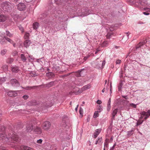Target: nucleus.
I'll list each match as a JSON object with an SVG mask.
<instances>
[{"instance_id": "28", "label": "nucleus", "mask_w": 150, "mask_h": 150, "mask_svg": "<svg viewBox=\"0 0 150 150\" xmlns=\"http://www.w3.org/2000/svg\"><path fill=\"white\" fill-rule=\"evenodd\" d=\"M54 81H51L47 83L46 85V86L47 87H51L54 85Z\"/></svg>"}, {"instance_id": "25", "label": "nucleus", "mask_w": 150, "mask_h": 150, "mask_svg": "<svg viewBox=\"0 0 150 150\" xmlns=\"http://www.w3.org/2000/svg\"><path fill=\"white\" fill-rule=\"evenodd\" d=\"M111 98H110L108 100L107 103V110L109 111L110 110L111 108L110 105Z\"/></svg>"}, {"instance_id": "64", "label": "nucleus", "mask_w": 150, "mask_h": 150, "mask_svg": "<svg viewBox=\"0 0 150 150\" xmlns=\"http://www.w3.org/2000/svg\"><path fill=\"white\" fill-rule=\"evenodd\" d=\"M114 146H112V147H111L110 150H113L114 149Z\"/></svg>"}, {"instance_id": "35", "label": "nucleus", "mask_w": 150, "mask_h": 150, "mask_svg": "<svg viewBox=\"0 0 150 150\" xmlns=\"http://www.w3.org/2000/svg\"><path fill=\"white\" fill-rule=\"evenodd\" d=\"M108 139H106L105 140V142L104 143V147L108 148Z\"/></svg>"}, {"instance_id": "44", "label": "nucleus", "mask_w": 150, "mask_h": 150, "mask_svg": "<svg viewBox=\"0 0 150 150\" xmlns=\"http://www.w3.org/2000/svg\"><path fill=\"white\" fill-rule=\"evenodd\" d=\"M30 74L32 77H35L37 76L35 73H33L32 72H31L30 73Z\"/></svg>"}, {"instance_id": "39", "label": "nucleus", "mask_w": 150, "mask_h": 150, "mask_svg": "<svg viewBox=\"0 0 150 150\" xmlns=\"http://www.w3.org/2000/svg\"><path fill=\"white\" fill-rule=\"evenodd\" d=\"M7 52V50L6 49H5L1 51V54L2 55H4L6 54Z\"/></svg>"}, {"instance_id": "30", "label": "nucleus", "mask_w": 150, "mask_h": 150, "mask_svg": "<svg viewBox=\"0 0 150 150\" xmlns=\"http://www.w3.org/2000/svg\"><path fill=\"white\" fill-rule=\"evenodd\" d=\"M123 84L122 83V80H120L119 85L118 86V91H120L121 89L122 88Z\"/></svg>"}, {"instance_id": "51", "label": "nucleus", "mask_w": 150, "mask_h": 150, "mask_svg": "<svg viewBox=\"0 0 150 150\" xmlns=\"http://www.w3.org/2000/svg\"><path fill=\"white\" fill-rule=\"evenodd\" d=\"M42 140L41 139H40L37 141V143L38 144H42Z\"/></svg>"}, {"instance_id": "55", "label": "nucleus", "mask_w": 150, "mask_h": 150, "mask_svg": "<svg viewBox=\"0 0 150 150\" xmlns=\"http://www.w3.org/2000/svg\"><path fill=\"white\" fill-rule=\"evenodd\" d=\"M97 103L98 104H100L102 103V102L100 100H98L97 101Z\"/></svg>"}, {"instance_id": "15", "label": "nucleus", "mask_w": 150, "mask_h": 150, "mask_svg": "<svg viewBox=\"0 0 150 150\" xmlns=\"http://www.w3.org/2000/svg\"><path fill=\"white\" fill-rule=\"evenodd\" d=\"M143 43L142 42H140L136 46L135 48L136 50H137L139 48H142L143 49L144 47V46L143 45Z\"/></svg>"}, {"instance_id": "18", "label": "nucleus", "mask_w": 150, "mask_h": 150, "mask_svg": "<svg viewBox=\"0 0 150 150\" xmlns=\"http://www.w3.org/2000/svg\"><path fill=\"white\" fill-rule=\"evenodd\" d=\"M21 58L22 61L23 62H26L27 60L26 57L25 56L24 54H21Z\"/></svg>"}, {"instance_id": "32", "label": "nucleus", "mask_w": 150, "mask_h": 150, "mask_svg": "<svg viewBox=\"0 0 150 150\" xmlns=\"http://www.w3.org/2000/svg\"><path fill=\"white\" fill-rule=\"evenodd\" d=\"M4 36L2 37V38L0 39V43L2 45L5 44L6 43L5 38H4Z\"/></svg>"}, {"instance_id": "8", "label": "nucleus", "mask_w": 150, "mask_h": 150, "mask_svg": "<svg viewBox=\"0 0 150 150\" xmlns=\"http://www.w3.org/2000/svg\"><path fill=\"white\" fill-rule=\"evenodd\" d=\"M19 91H10L7 92L8 95L10 97H16L17 95V92Z\"/></svg>"}, {"instance_id": "45", "label": "nucleus", "mask_w": 150, "mask_h": 150, "mask_svg": "<svg viewBox=\"0 0 150 150\" xmlns=\"http://www.w3.org/2000/svg\"><path fill=\"white\" fill-rule=\"evenodd\" d=\"M130 105L134 108H136L137 107V105L133 103L130 104Z\"/></svg>"}, {"instance_id": "62", "label": "nucleus", "mask_w": 150, "mask_h": 150, "mask_svg": "<svg viewBox=\"0 0 150 150\" xmlns=\"http://www.w3.org/2000/svg\"><path fill=\"white\" fill-rule=\"evenodd\" d=\"M88 59V57H84L83 59L84 60L86 61Z\"/></svg>"}, {"instance_id": "46", "label": "nucleus", "mask_w": 150, "mask_h": 150, "mask_svg": "<svg viewBox=\"0 0 150 150\" xmlns=\"http://www.w3.org/2000/svg\"><path fill=\"white\" fill-rule=\"evenodd\" d=\"M147 40L146 39L143 40V41L141 42H142L143 43V45L144 46L145 45V44L147 42ZM146 46V45H145Z\"/></svg>"}, {"instance_id": "50", "label": "nucleus", "mask_w": 150, "mask_h": 150, "mask_svg": "<svg viewBox=\"0 0 150 150\" xmlns=\"http://www.w3.org/2000/svg\"><path fill=\"white\" fill-rule=\"evenodd\" d=\"M105 61L104 60H103V62H102V68H103L105 66Z\"/></svg>"}, {"instance_id": "3", "label": "nucleus", "mask_w": 150, "mask_h": 150, "mask_svg": "<svg viewBox=\"0 0 150 150\" xmlns=\"http://www.w3.org/2000/svg\"><path fill=\"white\" fill-rule=\"evenodd\" d=\"M6 137L8 140L10 139L15 141L16 142H18L19 141V138L18 135L13 133L12 134H8V135H6Z\"/></svg>"}, {"instance_id": "54", "label": "nucleus", "mask_w": 150, "mask_h": 150, "mask_svg": "<svg viewBox=\"0 0 150 150\" xmlns=\"http://www.w3.org/2000/svg\"><path fill=\"white\" fill-rule=\"evenodd\" d=\"M149 116H150L149 115L147 114V115H146L145 116H144L145 117H144V119L145 120H146L149 117Z\"/></svg>"}, {"instance_id": "19", "label": "nucleus", "mask_w": 150, "mask_h": 150, "mask_svg": "<svg viewBox=\"0 0 150 150\" xmlns=\"http://www.w3.org/2000/svg\"><path fill=\"white\" fill-rule=\"evenodd\" d=\"M57 145L56 144H52L50 147V149L52 150H57Z\"/></svg>"}, {"instance_id": "57", "label": "nucleus", "mask_w": 150, "mask_h": 150, "mask_svg": "<svg viewBox=\"0 0 150 150\" xmlns=\"http://www.w3.org/2000/svg\"><path fill=\"white\" fill-rule=\"evenodd\" d=\"M71 73H69V74H66L64 75H63L62 76L63 77H65V76H69V75H70V74Z\"/></svg>"}, {"instance_id": "26", "label": "nucleus", "mask_w": 150, "mask_h": 150, "mask_svg": "<svg viewBox=\"0 0 150 150\" xmlns=\"http://www.w3.org/2000/svg\"><path fill=\"white\" fill-rule=\"evenodd\" d=\"M14 59L11 58H8L6 59V62L7 63L11 64L13 61Z\"/></svg>"}, {"instance_id": "4", "label": "nucleus", "mask_w": 150, "mask_h": 150, "mask_svg": "<svg viewBox=\"0 0 150 150\" xmlns=\"http://www.w3.org/2000/svg\"><path fill=\"white\" fill-rule=\"evenodd\" d=\"M10 83L12 86L15 87L19 86L20 85L18 81L15 79H13L11 80Z\"/></svg>"}, {"instance_id": "29", "label": "nucleus", "mask_w": 150, "mask_h": 150, "mask_svg": "<svg viewBox=\"0 0 150 150\" xmlns=\"http://www.w3.org/2000/svg\"><path fill=\"white\" fill-rule=\"evenodd\" d=\"M83 69H81V70L78 71L76 73V76L77 77H79L81 76L82 71V70H83Z\"/></svg>"}, {"instance_id": "63", "label": "nucleus", "mask_w": 150, "mask_h": 150, "mask_svg": "<svg viewBox=\"0 0 150 150\" xmlns=\"http://www.w3.org/2000/svg\"><path fill=\"white\" fill-rule=\"evenodd\" d=\"M99 51H100V50H97H97H96V51L95 52V54H97V53H98V52Z\"/></svg>"}, {"instance_id": "53", "label": "nucleus", "mask_w": 150, "mask_h": 150, "mask_svg": "<svg viewBox=\"0 0 150 150\" xmlns=\"http://www.w3.org/2000/svg\"><path fill=\"white\" fill-rule=\"evenodd\" d=\"M121 62V60L120 59L117 60L116 62V64H119Z\"/></svg>"}, {"instance_id": "7", "label": "nucleus", "mask_w": 150, "mask_h": 150, "mask_svg": "<svg viewBox=\"0 0 150 150\" xmlns=\"http://www.w3.org/2000/svg\"><path fill=\"white\" fill-rule=\"evenodd\" d=\"M51 125V123L49 121L44 122L42 125V128L45 130L48 129Z\"/></svg>"}, {"instance_id": "9", "label": "nucleus", "mask_w": 150, "mask_h": 150, "mask_svg": "<svg viewBox=\"0 0 150 150\" xmlns=\"http://www.w3.org/2000/svg\"><path fill=\"white\" fill-rule=\"evenodd\" d=\"M33 125L31 123H30L29 124H28L26 126V130L27 132H30L33 129Z\"/></svg>"}, {"instance_id": "17", "label": "nucleus", "mask_w": 150, "mask_h": 150, "mask_svg": "<svg viewBox=\"0 0 150 150\" xmlns=\"http://www.w3.org/2000/svg\"><path fill=\"white\" fill-rule=\"evenodd\" d=\"M21 148L22 150H33V149L29 147L25 146H22Z\"/></svg>"}, {"instance_id": "48", "label": "nucleus", "mask_w": 150, "mask_h": 150, "mask_svg": "<svg viewBox=\"0 0 150 150\" xmlns=\"http://www.w3.org/2000/svg\"><path fill=\"white\" fill-rule=\"evenodd\" d=\"M98 143L100 144V143L101 142V141H102V137L99 138V137L98 138Z\"/></svg>"}, {"instance_id": "2", "label": "nucleus", "mask_w": 150, "mask_h": 150, "mask_svg": "<svg viewBox=\"0 0 150 150\" xmlns=\"http://www.w3.org/2000/svg\"><path fill=\"white\" fill-rule=\"evenodd\" d=\"M79 10L78 12L80 13V16L82 17L86 16L91 13V11L89 10L87 8H85L81 10V12H79Z\"/></svg>"}, {"instance_id": "14", "label": "nucleus", "mask_w": 150, "mask_h": 150, "mask_svg": "<svg viewBox=\"0 0 150 150\" xmlns=\"http://www.w3.org/2000/svg\"><path fill=\"white\" fill-rule=\"evenodd\" d=\"M110 31H111L108 33L106 35V38L107 39H109L113 35V33H112V32L111 31L113 30V29L110 28Z\"/></svg>"}, {"instance_id": "52", "label": "nucleus", "mask_w": 150, "mask_h": 150, "mask_svg": "<svg viewBox=\"0 0 150 150\" xmlns=\"http://www.w3.org/2000/svg\"><path fill=\"white\" fill-rule=\"evenodd\" d=\"M23 98H24L25 100H26L27 99H28V96L27 95H24L23 96Z\"/></svg>"}, {"instance_id": "43", "label": "nucleus", "mask_w": 150, "mask_h": 150, "mask_svg": "<svg viewBox=\"0 0 150 150\" xmlns=\"http://www.w3.org/2000/svg\"><path fill=\"white\" fill-rule=\"evenodd\" d=\"M140 113L142 115H143L144 116H145L146 115L148 114L147 113V112L144 111Z\"/></svg>"}, {"instance_id": "13", "label": "nucleus", "mask_w": 150, "mask_h": 150, "mask_svg": "<svg viewBox=\"0 0 150 150\" xmlns=\"http://www.w3.org/2000/svg\"><path fill=\"white\" fill-rule=\"evenodd\" d=\"M31 43V41L29 40H25L24 42V47L27 48L29 47L30 44Z\"/></svg>"}, {"instance_id": "6", "label": "nucleus", "mask_w": 150, "mask_h": 150, "mask_svg": "<svg viewBox=\"0 0 150 150\" xmlns=\"http://www.w3.org/2000/svg\"><path fill=\"white\" fill-rule=\"evenodd\" d=\"M17 7L19 10L23 11L25 10L26 6L24 4L22 3H20L17 5Z\"/></svg>"}, {"instance_id": "22", "label": "nucleus", "mask_w": 150, "mask_h": 150, "mask_svg": "<svg viewBox=\"0 0 150 150\" xmlns=\"http://www.w3.org/2000/svg\"><path fill=\"white\" fill-rule=\"evenodd\" d=\"M38 86H28L24 88L23 87H22V89H24L27 90H30L32 89H33L37 87Z\"/></svg>"}, {"instance_id": "42", "label": "nucleus", "mask_w": 150, "mask_h": 150, "mask_svg": "<svg viewBox=\"0 0 150 150\" xmlns=\"http://www.w3.org/2000/svg\"><path fill=\"white\" fill-rule=\"evenodd\" d=\"M79 112L80 115H81L82 116L83 115V109L80 107V109L79 110Z\"/></svg>"}, {"instance_id": "31", "label": "nucleus", "mask_w": 150, "mask_h": 150, "mask_svg": "<svg viewBox=\"0 0 150 150\" xmlns=\"http://www.w3.org/2000/svg\"><path fill=\"white\" fill-rule=\"evenodd\" d=\"M91 87V85L90 84H88L83 86L82 88V89L83 90H85L90 88Z\"/></svg>"}, {"instance_id": "10", "label": "nucleus", "mask_w": 150, "mask_h": 150, "mask_svg": "<svg viewBox=\"0 0 150 150\" xmlns=\"http://www.w3.org/2000/svg\"><path fill=\"white\" fill-rule=\"evenodd\" d=\"M11 71L14 73H17L19 71V67L16 65L12 66L11 67Z\"/></svg>"}, {"instance_id": "56", "label": "nucleus", "mask_w": 150, "mask_h": 150, "mask_svg": "<svg viewBox=\"0 0 150 150\" xmlns=\"http://www.w3.org/2000/svg\"><path fill=\"white\" fill-rule=\"evenodd\" d=\"M143 14L146 15H148L149 14V13L147 12H143Z\"/></svg>"}, {"instance_id": "40", "label": "nucleus", "mask_w": 150, "mask_h": 150, "mask_svg": "<svg viewBox=\"0 0 150 150\" xmlns=\"http://www.w3.org/2000/svg\"><path fill=\"white\" fill-rule=\"evenodd\" d=\"M144 120H139L137 121V122L136 123V126H138L142 124Z\"/></svg>"}, {"instance_id": "21", "label": "nucleus", "mask_w": 150, "mask_h": 150, "mask_svg": "<svg viewBox=\"0 0 150 150\" xmlns=\"http://www.w3.org/2000/svg\"><path fill=\"white\" fill-rule=\"evenodd\" d=\"M4 38H5V39L6 40L10 42L11 44H13V43H14L13 41L10 39L9 38L7 37L6 35L4 36Z\"/></svg>"}, {"instance_id": "24", "label": "nucleus", "mask_w": 150, "mask_h": 150, "mask_svg": "<svg viewBox=\"0 0 150 150\" xmlns=\"http://www.w3.org/2000/svg\"><path fill=\"white\" fill-rule=\"evenodd\" d=\"M36 104V101L35 100H31L28 103V105H35Z\"/></svg>"}, {"instance_id": "33", "label": "nucleus", "mask_w": 150, "mask_h": 150, "mask_svg": "<svg viewBox=\"0 0 150 150\" xmlns=\"http://www.w3.org/2000/svg\"><path fill=\"white\" fill-rule=\"evenodd\" d=\"M3 70L4 71H7L8 69V67L7 65H4L2 67Z\"/></svg>"}, {"instance_id": "11", "label": "nucleus", "mask_w": 150, "mask_h": 150, "mask_svg": "<svg viewBox=\"0 0 150 150\" xmlns=\"http://www.w3.org/2000/svg\"><path fill=\"white\" fill-rule=\"evenodd\" d=\"M33 131L34 132L35 134H40L42 132V130L40 127L37 126L35 128H34Z\"/></svg>"}, {"instance_id": "41", "label": "nucleus", "mask_w": 150, "mask_h": 150, "mask_svg": "<svg viewBox=\"0 0 150 150\" xmlns=\"http://www.w3.org/2000/svg\"><path fill=\"white\" fill-rule=\"evenodd\" d=\"M98 113V112H97V111H96L95 112L93 116L94 118H96L97 117H98L99 114Z\"/></svg>"}, {"instance_id": "23", "label": "nucleus", "mask_w": 150, "mask_h": 150, "mask_svg": "<svg viewBox=\"0 0 150 150\" xmlns=\"http://www.w3.org/2000/svg\"><path fill=\"white\" fill-rule=\"evenodd\" d=\"M108 45V43L107 41H104L101 44H100L101 47H107Z\"/></svg>"}, {"instance_id": "60", "label": "nucleus", "mask_w": 150, "mask_h": 150, "mask_svg": "<svg viewBox=\"0 0 150 150\" xmlns=\"http://www.w3.org/2000/svg\"><path fill=\"white\" fill-rule=\"evenodd\" d=\"M98 135L96 134H95V133H94V138H96L98 136Z\"/></svg>"}, {"instance_id": "12", "label": "nucleus", "mask_w": 150, "mask_h": 150, "mask_svg": "<svg viewBox=\"0 0 150 150\" xmlns=\"http://www.w3.org/2000/svg\"><path fill=\"white\" fill-rule=\"evenodd\" d=\"M135 129L134 128H132L129 131L127 132V137H129L132 135L134 132Z\"/></svg>"}, {"instance_id": "5", "label": "nucleus", "mask_w": 150, "mask_h": 150, "mask_svg": "<svg viewBox=\"0 0 150 150\" xmlns=\"http://www.w3.org/2000/svg\"><path fill=\"white\" fill-rule=\"evenodd\" d=\"M119 109L117 108H113L112 110V117L111 119V123H112L113 120H115V117L116 115L117 112H118Z\"/></svg>"}, {"instance_id": "34", "label": "nucleus", "mask_w": 150, "mask_h": 150, "mask_svg": "<svg viewBox=\"0 0 150 150\" xmlns=\"http://www.w3.org/2000/svg\"><path fill=\"white\" fill-rule=\"evenodd\" d=\"M103 110L102 106L100 105H98L97 106V112H100Z\"/></svg>"}, {"instance_id": "38", "label": "nucleus", "mask_w": 150, "mask_h": 150, "mask_svg": "<svg viewBox=\"0 0 150 150\" xmlns=\"http://www.w3.org/2000/svg\"><path fill=\"white\" fill-rule=\"evenodd\" d=\"M101 130L102 129L101 128H99L96 129V130L95 132H94V133L98 135L101 132Z\"/></svg>"}, {"instance_id": "49", "label": "nucleus", "mask_w": 150, "mask_h": 150, "mask_svg": "<svg viewBox=\"0 0 150 150\" xmlns=\"http://www.w3.org/2000/svg\"><path fill=\"white\" fill-rule=\"evenodd\" d=\"M18 27L19 29L21 31H22L23 32V31H24L23 28L21 25H20Z\"/></svg>"}, {"instance_id": "27", "label": "nucleus", "mask_w": 150, "mask_h": 150, "mask_svg": "<svg viewBox=\"0 0 150 150\" xmlns=\"http://www.w3.org/2000/svg\"><path fill=\"white\" fill-rule=\"evenodd\" d=\"M39 23H38L36 22L33 24V28L34 29L36 30L38 28Z\"/></svg>"}, {"instance_id": "36", "label": "nucleus", "mask_w": 150, "mask_h": 150, "mask_svg": "<svg viewBox=\"0 0 150 150\" xmlns=\"http://www.w3.org/2000/svg\"><path fill=\"white\" fill-rule=\"evenodd\" d=\"M46 74L47 76H48L50 75V76H51L52 77H54L55 76L54 74L52 72H48L46 73Z\"/></svg>"}, {"instance_id": "47", "label": "nucleus", "mask_w": 150, "mask_h": 150, "mask_svg": "<svg viewBox=\"0 0 150 150\" xmlns=\"http://www.w3.org/2000/svg\"><path fill=\"white\" fill-rule=\"evenodd\" d=\"M123 72L122 71H121L120 72V76H119L120 77V78H122L123 76Z\"/></svg>"}, {"instance_id": "16", "label": "nucleus", "mask_w": 150, "mask_h": 150, "mask_svg": "<svg viewBox=\"0 0 150 150\" xmlns=\"http://www.w3.org/2000/svg\"><path fill=\"white\" fill-rule=\"evenodd\" d=\"M6 20V17L3 14L0 15V22H3Z\"/></svg>"}, {"instance_id": "61", "label": "nucleus", "mask_w": 150, "mask_h": 150, "mask_svg": "<svg viewBox=\"0 0 150 150\" xmlns=\"http://www.w3.org/2000/svg\"><path fill=\"white\" fill-rule=\"evenodd\" d=\"M122 97L125 99H127V96H123Z\"/></svg>"}, {"instance_id": "1", "label": "nucleus", "mask_w": 150, "mask_h": 150, "mask_svg": "<svg viewBox=\"0 0 150 150\" xmlns=\"http://www.w3.org/2000/svg\"><path fill=\"white\" fill-rule=\"evenodd\" d=\"M1 6L4 10L7 11H10L13 7V4L8 1L2 3L1 4Z\"/></svg>"}, {"instance_id": "37", "label": "nucleus", "mask_w": 150, "mask_h": 150, "mask_svg": "<svg viewBox=\"0 0 150 150\" xmlns=\"http://www.w3.org/2000/svg\"><path fill=\"white\" fill-rule=\"evenodd\" d=\"M30 34L29 33L26 32L24 35V38L25 39H27L29 38Z\"/></svg>"}, {"instance_id": "58", "label": "nucleus", "mask_w": 150, "mask_h": 150, "mask_svg": "<svg viewBox=\"0 0 150 150\" xmlns=\"http://www.w3.org/2000/svg\"><path fill=\"white\" fill-rule=\"evenodd\" d=\"M113 137L112 136L111 137V138L110 139V142H112L113 140Z\"/></svg>"}, {"instance_id": "59", "label": "nucleus", "mask_w": 150, "mask_h": 150, "mask_svg": "<svg viewBox=\"0 0 150 150\" xmlns=\"http://www.w3.org/2000/svg\"><path fill=\"white\" fill-rule=\"evenodd\" d=\"M150 116V109L148 110L147 112H146Z\"/></svg>"}, {"instance_id": "20", "label": "nucleus", "mask_w": 150, "mask_h": 150, "mask_svg": "<svg viewBox=\"0 0 150 150\" xmlns=\"http://www.w3.org/2000/svg\"><path fill=\"white\" fill-rule=\"evenodd\" d=\"M4 34L6 35V36H7L10 38H12L13 36V34L11 33L8 30H6V33H4Z\"/></svg>"}]
</instances>
